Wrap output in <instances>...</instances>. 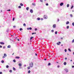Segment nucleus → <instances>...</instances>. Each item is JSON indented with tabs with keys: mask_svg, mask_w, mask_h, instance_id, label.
Masks as SVG:
<instances>
[{
	"mask_svg": "<svg viewBox=\"0 0 74 74\" xmlns=\"http://www.w3.org/2000/svg\"><path fill=\"white\" fill-rule=\"evenodd\" d=\"M73 55H74V52L73 53Z\"/></svg>",
	"mask_w": 74,
	"mask_h": 74,
	"instance_id": "obj_64",
	"label": "nucleus"
},
{
	"mask_svg": "<svg viewBox=\"0 0 74 74\" xmlns=\"http://www.w3.org/2000/svg\"><path fill=\"white\" fill-rule=\"evenodd\" d=\"M51 32L52 33H53V32H54V30H53V29H52L51 30Z\"/></svg>",
	"mask_w": 74,
	"mask_h": 74,
	"instance_id": "obj_22",
	"label": "nucleus"
},
{
	"mask_svg": "<svg viewBox=\"0 0 74 74\" xmlns=\"http://www.w3.org/2000/svg\"><path fill=\"white\" fill-rule=\"evenodd\" d=\"M13 27H14V28H15V27H16V26H13Z\"/></svg>",
	"mask_w": 74,
	"mask_h": 74,
	"instance_id": "obj_49",
	"label": "nucleus"
},
{
	"mask_svg": "<svg viewBox=\"0 0 74 74\" xmlns=\"http://www.w3.org/2000/svg\"><path fill=\"white\" fill-rule=\"evenodd\" d=\"M8 48H11V45H8Z\"/></svg>",
	"mask_w": 74,
	"mask_h": 74,
	"instance_id": "obj_17",
	"label": "nucleus"
},
{
	"mask_svg": "<svg viewBox=\"0 0 74 74\" xmlns=\"http://www.w3.org/2000/svg\"><path fill=\"white\" fill-rule=\"evenodd\" d=\"M15 20V18H14L13 19V21H14Z\"/></svg>",
	"mask_w": 74,
	"mask_h": 74,
	"instance_id": "obj_51",
	"label": "nucleus"
},
{
	"mask_svg": "<svg viewBox=\"0 0 74 74\" xmlns=\"http://www.w3.org/2000/svg\"><path fill=\"white\" fill-rule=\"evenodd\" d=\"M20 5H21V6H23V4L22 3H21L20 4Z\"/></svg>",
	"mask_w": 74,
	"mask_h": 74,
	"instance_id": "obj_14",
	"label": "nucleus"
},
{
	"mask_svg": "<svg viewBox=\"0 0 74 74\" xmlns=\"http://www.w3.org/2000/svg\"><path fill=\"white\" fill-rule=\"evenodd\" d=\"M59 43H57V44L58 45H59L60 44H61V42H59Z\"/></svg>",
	"mask_w": 74,
	"mask_h": 74,
	"instance_id": "obj_6",
	"label": "nucleus"
},
{
	"mask_svg": "<svg viewBox=\"0 0 74 74\" xmlns=\"http://www.w3.org/2000/svg\"><path fill=\"white\" fill-rule=\"evenodd\" d=\"M50 65H51V63H49L48 64V66H50Z\"/></svg>",
	"mask_w": 74,
	"mask_h": 74,
	"instance_id": "obj_31",
	"label": "nucleus"
},
{
	"mask_svg": "<svg viewBox=\"0 0 74 74\" xmlns=\"http://www.w3.org/2000/svg\"><path fill=\"white\" fill-rule=\"evenodd\" d=\"M18 66H22V64H21V63H19L18 64Z\"/></svg>",
	"mask_w": 74,
	"mask_h": 74,
	"instance_id": "obj_13",
	"label": "nucleus"
},
{
	"mask_svg": "<svg viewBox=\"0 0 74 74\" xmlns=\"http://www.w3.org/2000/svg\"><path fill=\"white\" fill-rule=\"evenodd\" d=\"M66 28L67 29H69V26H67Z\"/></svg>",
	"mask_w": 74,
	"mask_h": 74,
	"instance_id": "obj_36",
	"label": "nucleus"
},
{
	"mask_svg": "<svg viewBox=\"0 0 74 74\" xmlns=\"http://www.w3.org/2000/svg\"><path fill=\"white\" fill-rule=\"evenodd\" d=\"M2 74V72H0V74Z\"/></svg>",
	"mask_w": 74,
	"mask_h": 74,
	"instance_id": "obj_56",
	"label": "nucleus"
},
{
	"mask_svg": "<svg viewBox=\"0 0 74 74\" xmlns=\"http://www.w3.org/2000/svg\"><path fill=\"white\" fill-rule=\"evenodd\" d=\"M55 34H58V32H57V31L56 32H55Z\"/></svg>",
	"mask_w": 74,
	"mask_h": 74,
	"instance_id": "obj_30",
	"label": "nucleus"
},
{
	"mask_svg": "<svg viewBox=\"0 0 74 74\" xmlns=\"http://www.w3.org/2000/svg\"><path fill=\"white\" fill-rule=\"evenodd\" d=\"M74 7V6L73 5H72V7H71V9H72V8H73V7Z\"/></svg>",
	"mask_w": 74,
	"mask_h": 74,
	"instance_id": "obj_26",
	"label": "nucleus"
},
{
	"mask_svg": "<svg viewBox=\"0 0 74 74\" xmlns=\"http://www.w3.org/2000/svg\"><path fill=\"white\" fill-rule=\"evenodd\" d=\"M72 61H73L72 60H71V62H72Z\"/></svg>",
	"mask_w": 74,
	"mask_h": 74,
	"instance_id": "obj_62",
	"label": "nucleus"
},
{
	"mask_svg": "<svg viewBox=\"0 0 74 74\" xmlns=\"http://www.w3.org/2000/svg\"><path fill=\"white\" fill-rule=\"evenodd\" d=\"M40 2H41L42 3V2H43V0H40Z\"/></svg>",
	"mask_w": 74,
	"mask_h": 74,
	"instance_id": "obj_37",
	"label": "nucleus"
},
{
	"mask_svg": "<svg viewBox=\"0 0 74 74\" xmlns=\"http://www.w3.org/2000/svg\"><path fill=\"white\" fill-rule=\"evenodd\" d=\"M18 8H21V6H18Z\"/></svg>",
	"mask_w": 74,
	"mask_h": 74,
	"instance_id": "obj_42",
	"label": "nucleus"
},
{
	"mask_svg": "<svg viewBox=\"0 0 74 74\" xmlns=\"http://www.w3.org/2000/svg\"><path fill=\"white\" fill-rule=\"evenodd\" d=\"M6 68H8V67H9V66H8V65H7L6 66Z\"/></svg>",
	"mask_w": 74,
	"mask_h": 74,
	"instance_id": "obj_28",
	"label": "nucleus"
},
{
	"mask_svg": "<svg viewBox=\"0 0 74 74\" xmlns=\"http://www.w3.org/2000/svg\"><path fill=\"white\" fill-rule=\"evenodd\" d=\"M53 28H55L56 27V24H54L53 25Z\"/></svg>",
	"mask_w": 74,
	"mask_h": 74,
	"instance_id": "obj_3",
	"label": "nucleus"
},
{
	"mask_svg": "<svg viewBox=\"0 0 74 74\" xmlns=\"http://www.w3.org/2000/svg\"><path fill=\"white\" fill-rule=\"evenodd\" d=\"M67 7H69V4H68L67 5Z\"/></svg>",
	"mask_w": 74,
	"mask_h": 74,
	"instance_id": "obj_33",
	"label": "nucleus"
},
{
	"mask_svg": "<svg viewBox=\"0 0 74 74\" xmlns=\"http://www.w3.org/2000/svg\"><path fill=\"white\" fill-rule=\"evenodd\" d=\"M3 55L4 56H5V57H7V54L5 53H4L3 54Z\"/></svg>",
	"mask_w": 74,
	"mask_h": 74,
	"instance_id": "obj_11",
	"label": "nucleus"
},
{
	"mask_svg": "<svg viewBox=\"0 0 74 74\" xmlns=\"http://www.w3.org/2000/svg\"><path fill=\"white\" fill-rule=\"evenodd\" d=\"M19 69H21V67H19Z\"/></svg>",
	"mask_w": 74,
	"mask_h": 74,
	"instance_id": "obj_63",
	"label": "nucleus"
},
{
	"mask_svg": "<svg viewBox=\"0 0 74 74\" xmlns=\"http://www.w3.org/2000/svg\"><path fill=\"white\" fill-rule=\"evenodd\" d=\"M43 18H41V20H42H42H43Z\"/></svg>",
	"mask_w": 74,
	"mask_h": 74,
	"instance_id": "obj_54",
	"label": "nucleus"
},
{
	"mask_svg": "<svg viewBox=\"0 0 74 74\" xmlns=\"http://www.w3.org/2000/svg\"><path fill=\"white\" fill-rule=\"evenodd\" d=\"M32 5H34V6H35V3H32Z\"/></svg>",
	"mask_w": 74,
	"mask_h": 74,
	"instance_id": "obj_25",
	"label": "nucleus"
},
{
	"mask_svg": "<svg viewBox=\"0 0 74 74\" xmlns=\"http://www.w3.org/2000/svg\"><path fill=\"white\" fill-rule=\"evenodd\" d=\"M37 20H38V21H40V18H37Z\"/></svg>",
	"mask_w": 74,
	"mask_h": 74,
	"instance_id": "obj_19",
	"label": "nucleus"
},
{
	"mask_svg": "<svg viewBox=\"0 0 74 74\" xmlns=\"http://www.w3.org/2000/svg\"><path fill=\"white\" fill-rule=\"evenodd\" d=\"M57 21H58V22H59V19H57Z\"/></svg>",
	"mask_w": 74,
	"mask_h": 74,
	"instance_id": "obj_47",
	"label": "nucleus"
},
{
	"mask_svg": "<svg viewBox=\"0 0 74 74\" xmlns=\"http://www.w3.org/2000/svg\"><path fill=\"white\" fill-rule=\"evenodd\" d=\"M24 67H26V65H24Z\"/></svg>",
	"mask_w": 74,
	"mask_h": 74,
	"instance_id": "obj_52",
	"label": "nucleus"
},
{
	"mask_svg": "<svg viewBox=\"0 0 74 74\" xmlns=\"http://www.w3.org/2000/svg\"><path fill=\"white\" fill-rule=\"evenodd\" d=\"M34 34V33H32V34Z\"/></svg>",
	"mask_w": 74,
	"mask_h": 74,
	"instance_id": "obj_58",
	"label": "nucleus"
},
{
	"mask_svg": "<svg viewBox=\"0 0 74 74\" xmlns=\"http://www.w3.org/2000/svg\"><path fill=\"white\" fill-rule=\"evenodd\" d=\"M23 26H26V24H23Z\"/></svg>",
	"mask_w": 74,
	"mask_h": 74,
	"instance_id": "obj_43",
	"label": "nucleus"
},
{
	"mask_svg": "<svg viewBox=\"0 0 74 74\" xmlns=\"http://www.w3.org/2000/svg\"><path fill=\"white\" fill-rule=\"evenodd\" d=\"M10 73H12V70H10L9 71Z\"/></svg>",
	"mask_w": 74,
	"mask_h": 74,
	"instance_id": "obj_27",
	"label": "nucleus"
},
{
	"mask_svg": "<svg viewBox=\"0 0 74 74\" xmlns=\"http://www.w3.org/2000/svg\"><path fill=\"white\" fill-rule=\"evenodd\" d=\"M0 44H2V45H4V43L3 42H0Z\"/></svg>",
	"mask_w": 74,
	"mask_h": 74,
	"instance_id": "obj_8",
	"label": "nucleus"
},
{
	"mask_svg": "<svg viewBox=\"0 0 74 74\" xmlns=\"http://www.w3.org/2000/svg\"><path fill=\"white\" fill-rule=\"evenodd\" d=\"M61 40H63V38H61Z\"/></svg>",
	"mask_w": 74,
	"mask_h": 74,
	"instance_id": "obj_60",
	"label": "nucleus"
},
{
	"mask_svg": "<svg viewBox=\"0 0 74 74\" xmlns=\"http://www.w3.org/2000/svg\"><path fill=\"white\" fill-rule=\"evenodd\" d=\"M29 66L30 67H33V62L30 63Z\"/></svg>",
	"mask_w": 74,
	"mask_h": 74,
	"instance_id": "obj_1",
	"label": "nucleus"
},
{
	"mask_svg": "<svg viewBox=\"0 0 74 74\" xmlns=\"http://www.w3.org/2000/svg\"><path fill=\"white\" fill-rule=\"evenodd\" d=\"M31 71H30L29 70L28 71V74H29V73H30Z\"/></svg>",
	"mask_w": 74,
	"mask_h": 74,
	"instance_id": "obj_21",
	"label": "nucleus"
},
{
	"mask_svg": "<svg viewBox=\"0 0 74 74\" xmlns=\"http://www.w3.org/2000/svg\"><path fill=\"white\" fill-rule=\"evenodd\" d=\"M66 62H64V65L65 66H66Z\"/></svg>",
	"mask_w": 74,
	"mask_h": 74,
	"instance_id": "obj_15",
	"label": "nucleus"
},
{
	"mask_svg": "<svg viewBox=\"0 0 74 74\" xmlns=\"http://www.w3.org/2000/svg\"><path fill=\"white\" fill-rule=\"evenodd\" d=\"M33 38H34V37H31L30 38V39L31 40H32V39Z\"/></svg>",
	"mask_w": 74,
	"mask_h": 74,
	"instance_id": "obj_18",
	"label": "nucleus"
},
{
	"mask_svg": "<svg viewBox=\"0 0 74 74\" xmlns=\"http://www.w3.org/2000/svg\"><path fill=\"white\" fill-rule=\"evenodd\" d=\"M70 16H71V17H73V15L72 14H71Z\"/></svg>",
	"mask_w": 74,
	"mask_h": 74,
	"instance_id": "obj_45",
	"label": "nucleus"
},
{
	"mask_svg": "<svg viewBox=\"0 0 74 74\" xmlns=\"http://www.w3.org/2000/svg\"><path fill=\"white\" fill-rule=\"evenodd\" d=\"M35 55L36 56H37V54H35Z\"/></svg>",
	"mask_w": 74,
	"mask_h": 74,
	"instance_id": "obj_61",
	"label": "nucleus"
},
{
	"mask_svg": "<svg viewBox=\"0 0 74 74\" xmlns=\"http://www.w3.org/2000/svg\"><path fill=\"white\" fill-rule=\"evenodd\" d=\"M27 30H29H29H32V27H30L29 28H27Z\"/></svg>",
	"mask_w": 74,
	"mask_h": 74,
	"instance_id": "obj_5",
	"label": "nucleus"
},
{
	"mask_svg": "<svg viewBox=\"0 0 74 74\" xmlns=\"http://www.w3.org/2000/svg\"><path fill=\"white\" fill-rule=\"evenodd\" d=\"M5 58V56H4L2 57V58H3V59Z\"/></svg>",
	"mask_w": 74,
	"mask_h": 74,
	"instance_id": "obj_34",
	"label": "nucleus"
},
{
	"mask_svg": "<svg viewBox=\"0 0 74 74\" xmlns=\"http://www.w3.org/2000/svg\"><path fill=\"white\" fill-rule=\"evenodd\" d=\"M2 46L0 45V48H2Z\"/></svg>",
	"mask_w": 74,
	"mask_h": 74,
	"instance_id": "obj_57",
	"label": "nucleus"
},
{
	"mask_svg": "<svg viewBox=\"0 0 74 74\" xmlns=\"http://www.w3.org/2000/svg\"><path fill=\"white\" fill-rule=\"evenodd\" d=\"M23 30V29L22 28H20V31H21V30Z\"/></svg>",
	"mask_w": 74,
	"mask_h": 74,
	"instance_id": "obj_29",
	"label": "nucleus"
},
{
	"mask_svg": "<svg viewBox=\"0 0 74 74\" xmlns=\"http://www.w3.org/2000/svg\"><path fill=\"white\" fill-rule=\"evenodd\" d=\"M66 24H69V21H67L66 23Z\"/></svg>",
	"mask_w": 74,
	"mask_h": 74,
	"instance_id": "obj_20",
	"label": "nucleus"
},
{
	"mask_svg": "<svg viewBox=\"0 0 74 74\" xmlns=\"http://www.w3.org/2000/svg\"><path fill=\"white\" fill-rule=\"evenodd\" d=\"M64 70L66 71V73H68V72L69 71L68 70V69H64Z\"/></svg>",
	"mask_w": 74,
	"mask_h": 74,
	"instance_id": "obj_4",
	"label": "nucleus"
},
{
	"mask_svg": "<svg viewBox=\"0 0 74 74\" xmlns=\"http://www.w3.org/2000/svg\"><path fill=\"white\" fill-rule=\"evenodd\" d=\"M57 67H58V68H59V67H60V66H59V65L58 66H57Z\"/></svg>",
	"mask_w": 74,
	"mask_h": 74,
	"instance_id": "obj_48",
	"label": "nucleus"
},
{
	"mask_svg": "<svg viewBox=\"0 0 74 74\" xmlns=\"http://www.w3.org/2000/svg\"><path fill=\"white\" fill-rule=\"evenodd\" d=\"M13 70L14 71H15V70H16V69H15V68L13 67Z\"/></svg>",
	"mask_w": 74,
	"mask_h": 74,
	"instance_id": "obj_12",
	"label": "nucleus"
},
{
	"mask_svg": "<svg viewBox=\"0 0 74 74\" xmlns=\"http://www.w3.org/2000/svg\"><path fill=\"white\" fill-rule=\"evenodd\" d=\"M72 43H73V42H74V39L72 41Z\"/></svg>",
	"mask_w": 74,
	"mask_h": 74,
	"instance_id": "obj_41",
	"label": "nucleus"
},
{
	"mask_svg": "<svg viewBox=\"0 0 74 74\" xmlns=\"http://www.w3.org/2000/svg\"><path fill=\"white\" fill-rule=\"evenodd\" d=\"M27 69L28 70H29V69H30V66H28L27 67Z\"/></svg>",
	"mask_w": 74,
	"mask_h": 74,
	"instance_id": "obj_24",
	"label": "nucleus"
},
{
	"mask_svg": "<svg viewBox=\"0 0 74 74\" xmlns=\"http://www.w3.org/2000/svg\"><path fill=\"white\" fill-rule=\"evenodd\" d=\"M3 49H5V46H4L3 47Z\"/></svg>",
	"mask_w": 74,
	"mask_h": 74,
	"instance_id": "obj_44",
	"label": "nucleus"
},
{
	"mask_svg": "<svg viewBox=\"0 0 74 74\" xmlns=\"http://www.w3.org/2000/svg\"><path fill=\"white\" fill-rule=\"evenodd\" d=\"M72 25H73V26H74V23H72Z\"/></svg>",
	"mask_w": 74,
	"mask_h": 74,
	"instance_id": "obj_46",
	"label": "nucleus"
},
{
	"mask_svg": "<svg viewBox=\"0 0 74 74\" xmlns=\"http://www.w3.org/2000/svg\"><path fill=\"white\" fill-rule=\"evenodd\" d=\"M35 31H37V28H35Z\"/></svg>",
	"mask_w": 74,
	"mask_h": 74,
	"instance_id": "obj_35",
	"label": "nucleus"
},
{
	"mask_svg": "<svg viewBox=\"0 0 74 74\" xmlns=\"http://www.w3.org/2000/svg\"><path fill=\"white\" fill-rule=\"evenodd\" d=\"M63 5V2L61 3L60 4V6H62V5Z\"/></svg>",
	"mask_w": 74,
	"mask_h": 74,
	"instance_id": "obj_7",
	"label": "nucleus"
},
{
	"mask_svg": "<svg viewBox=\"0 0 74 74\" xmlns=\"http://www.w3.org/2000/svg\"><path fill=\"white\" fill-rule=\"evenodd\" d=\"M30 12L31 13H33V10L31 9L30 10Z\"/></svg>",
	"mask_w": 74,
	"mask_h": 74,
	"instance_id": "obj_9",
	"label": "nucleus"
},
{
	"mask_svg": "<svg viewBox=\"0 0 74 74\" xmlns=\"http://www.w3.org/2000/svg\"><path fill=\"white\" fill-rule=\"evenodd\" d=\"M46 5L48 6V3H46Z\"/></svg>",
	"mask_w": 74,
	"mask_h": 74,
	"instance_id": "obj_50",
	"label": "nucleus"
},
{
	"mask_svg": "<svg viewBox=\"0 0 74 74\" xmlns=\"http://www.w3.org/2000/svg\"><path fill=\"white\" fill-rule=\"evenodd\" d=\"M44 60H47V59H44Z\"/></svg>",
	"mask_w": 74,
	"mask_h": 74,
	"instance_id": "obj_55",
	"label": "nucleus"
},
{
	"mask_svg": "<svg viewBox=\"0 0 74 74\" xmlns=\"http://www.w3.org/2000/svg\"><path fill=\"white\" fill-rule=\"evenodd\" d=\"M7 11H11V10L9 9L7 10Z\"/></svg>",
	"mask_w": 74,
	"mask_h": 74,
	"instance_id": "obj_32",
	"label": "nucleus"
},
{
	"mask_svg": "<svg viewBox=\"0 0 74 74\" xmlns=\"http://www.w3.org/2000/svg\"><path fill=\"white\" fill-rule=\"evenodd\" d=\"M15 58H16V59H19V58H20V57L18 56H16L15 57Z\"/></svg>",
	"mask_w": 74,
	"mask_h": 74,
	"instance_id": "obj_10",
	"label": "nucleus"
},
{
	"mask_svg": "<svg viewBox=\"0 0 74 74\" xmlns=\"http://www.w3.org/2000/svg\"><path fill=\"white\" fill-rule=\"evenodd\" d=\"M44 19H48V17L47 15H45L44 16Z\"/></svg>",
	"mask_w": 74,
	"mask_h": 74,
	"instance_id": "obj_2",
	"label": "nucleus"
},
{
	"mask_svg": "<svg viewBox=\"0 0 74 74\" xmlns=\"http://www.w3.org/2000/svg\"><path fill=\"white\" fill-rule=\"evenodd\" d=\"M29 7H27L26 8V10H27L28 11L29 10Z\"/></svg>",
	"mask_w": 74,
	"mask_h": 74,
	"instance_id": "obj_16",
	"label": "nucleus"
},
{
	"mask_svg": "<svg viewBox=\"0 0 74 74\" xmlns=\"http://www.w3.org/2000/svg\"><path fill=\"white\" fill-rule=\"evenodd\" d=\"M64 51L65 52H67V49H65L64 50Z\"/></svg>",
	"mask_w": 74,
	"mask_h": 74,
	"instance_id": "obj_39",
	"label": "nucleus"
},
{
	"mask_svg": "<svg viewBox=\"0 0 74 74\" xmlns=\"http://www.w3.org/2000/svg\"><path fill=\"white\" fill-rule=\"evenodd\" d=\"M72 68H74V66H72Z\"/></svg>",
	"mask_w": 74,
	"mask_h": 74,
	"instance_id": "obj_53",
	"label": "nucleus"
},
{
	"mask_svg": "<svg viewBox=\"0 0 74 74\" xmlns=\"http://www.w3.org/2000/svg\"><path fill=\"white\" fill-rule=\"evenodd\" d=\"M1 63H3L4 62V60H2L1 61Z\"/></svg>",
	"mask_w": 74,
	"mask_h": 74,
	"instance_id": "obj_23",
	"label": "nucleus"
},
{
	"mask_svg": "<svg viewBox=\"0 0 74 74\" xmlns=\"http://www.w3.org/2000/svg\"><path fill=\"white\" fill-rule=\"evenodd\" d=\"M68 50L70 51V52H71V50L70 49H68Z\"/></svg>",
	"mask_w": 74,
	"mask_h": 74,
	"instance_id": "obj_38",
	"label": "nucleus"
},
{
	"mask_svg": "<svg viewBox=\"0 0 74 74\" xmlns=\"http://www.w3.org/2000/svg\"><path fill=\"white\" fill-rule=\"evenodd\" d=\"M13 62H16V61L15 60H13Z\"/></svg>",
	"mask_w": 74,
	"mask_h": 74,
	"instance_id": "obj_40",
	"label": "nucleus"
},
{
	"mask_svg": "<svg viewBox=\"0 0 74 74\" xmlns=\"http://www.w3.org/2000/svg\"><path fill=\"white\" fill-rule=\"evenodd\" d=\"M67 58H65V60H67Z\"/></svg>",
	"mask_w": 74,
	"mask_h": 74,
	"instance_id": "obj_59",
	"label": "nucleus"
}]
</instances>
